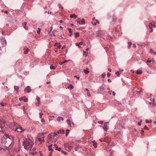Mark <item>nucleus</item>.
Returning a JSON list of instances; mask_svg holds the SVG:
<instances>
[{
  "mask_svg": "<svg viewBox=\"0 0 156 156\" xmlns=\"http://www.w3.org/2000/svg\"><path fill=\"white\" fill-rule=\"evenodd\" d=\"M34 144L32 141L29 138H25L23 142V147L25 149L27 150L32 148Z\"/></svg>",
  "mask_w": 156,
  "mask_h": 156,
  "instance_id": "obj_1",
  "label": "nucleus"
},
{
  "mask_svg": "<svg viewBox=\"0 0 156 156\" xmlns=\"http://www.w3.org/2000/svg\"><path fill=\"white\" fill-rule=\"evenodd\" d=\"M58 137V136L56 133H50L48 136L47 142L50 144L55 142Z\"/></svg>",
  "mask_w": 156,
  "mask_h": 156,
  "instance_id": "obj_2",
  "label": "nucleus"
},
{
  "mask_svg": "<svg viewBox=\"0 0 156 156\" xmlns=\"http://www.w3.org/2000/svg\"><path fill=\"white\" fill-rule=\"evenodd\" d=\"M12 125L14 127V128H13V129H14L15 131H17L20 132H21L22 131V127L18 125L16 123L14 122L12 123Z\"/></svg>",
  "mask_w": 156,
  "mask_h": 156,
  "instance_id": "obj_3",
  "label": "nucleus"
},
{
  "mask_svg": "<svg viewBox=\"0 0 156 156\" xmlns=\"http://www.w3.org/2000/svg\"><path fill=\"white\" fill-rule=\"evenodd\" d=\"M5 135L6 137L12 140V142L11 144L9 145V147H12L14 145L13 141L14 140L15 137L9 134H6Z\"/></svg>",
  "mask_w": 156,
  "mask_h": 156,
  "instance_id": "obj_4",
  "label": "nucleus"
},
{
  "mask_svg": "<svg viewBox=\"0 0 156 156\" xmlns=\"http://www.w3.org/2000/svg\"><path fill=\"white\" fill-rule=\"evenodd\" d=\"M5 121L2 118H0V128H3L5 126Z\"/></svg>",
  "mask_w": 156,
  "mask_h": 156,
  "instance_id": "obj_5",
  "label": "nucleus"
},
{
  "mask_svg": "<svg viewBox=\"0 0 156 156\" xmlns=\"http://www.w3.org/2000/svg\"><path fill=\"white\" fill-rule=\"evenodd\" d=\"M108 122H105L103 127V129L106 131H107V130L108 129Z\"/></svg>",
  "mask_w": 156,
  "mask_h": 156,
  "instance_id": "obj_6",
  "label": "nucleus"
},
{
  "mask_svg": "<svg viewBox=\"0 0 156 156\" xmlns=\"http://www.w3.org/2000/svg\"><path fill=\"white\" fill-rule=\"evenodd\" d=\"M1 42L3 46H5L6 45L7 42L6 40L3 37H2L1 39Z\"/></svg>",
  "mask_w": 156,
  "mask_h": 156,
  "instance_id": "obj_7",
  "label": "nucleus"
},
{
  "mask_svg": "<svg viewBox=\"0 0 156 156\" xmlns=\"http://www.w3.org/2000/svg\"><path fill=\"white\" fill-rule=\"evenodd\" d=\"M149 27L150 29H151L150 32H152L153 31V29H152L153 27L154 28L155 27V25L151 23H150L149 25Z\"/></svg>",
  "mask_w": 156,
  "mask_h": 156,
  "instance_id": "obj_8",
  "label": "nucleus"
},
{
  "mask_svg": "<svg viewBox=\"0 0 156 156\" xmlns=\"http://www.w3.org/2000/svg\"><path fill=\"white\" fill-rule=\"evenodd\" d=\"M19 100L21 101L23 100L24 102H27V99L25 97L23 96L19 98Z\"/></svg>",
  "mask_w": 156,
  "mask_h": 156,
  "instance_id": "obj_9",
  "label": "nucleus"
},
{
  "mask_svg": "<svg viewBox=\"0 0 156 156\" xmlns=\"http://www.w3.org/2000/svg\"><path fill=\"white\" fill-rule=\"evenodd\" d=\"M26 90L28 93H29L31 91L30 87V86H27L24 89V91Z\"/></svg>",
  "mask_w": 156,
  "mask_h": 156,
  "instance_id": "obj_10",
  "label": "nucleus"
},
{
  "mask_svg": "<svg viewBox=\"0 0 156 156\" xmlns=\"http://www.w3.org/2000/svg\"><path fill=\"white\" fill-rule=\"evenodd\" d=\"M58 134H59L60 133H62V134H64L65 133L63 129H60L58 130L57 131Z\"/></svg>",
  "mask_w": 156,
  "mask_h": 156,
  "instance_id": "obj_11",
  "label": "nucleus"
},
{
  "mask_svg": "<svg viewBox=\"0 0 156 156\" xmlns=\"http://www.w3.org/2000/svg\"><path fill=\"white\" fill-rule=\"evenodd\" d=\"M37 104H36V105L37 106H38L39 105L40 103V98L38 97V96H37Z\"/></svg>",
  "mask_w": 156,
  "mask_h": 156,
  "instance_id": "obj_12",
  "label": "nucleus"
},
{
  "mask_svg": "<svg viewBox=\"0 0 156 156\" xmlns=\"http://www.w3.org/2000/svg\"><path fill=\"white\" fill-rule=\"evenodd\" d=\"M63 118L61 116L58 117L57 119V120L58 122H60L61 121H63Z\"/></svg>",
  "mask_w": 156,
  "mask_h": 156,
  "instance_id": "obj_13",
  "label": "nucleus"
},
{
  "mask_svg": "<svg viewBox=\"0 0 156 156\" xmlns=\"http://www.w3.org/2000/svg\"><path fill=\"white\" fill-rule=\"evenodd\" d=\"M27 24V23L26 22H24L23 24V26L26 30H27L28 29V28L26 26Z\"/></svg>",
  "mask_w": 156,
  "mask_h": 156,
  "instance_id": "obj_14",
  "label": "nucleus"
},
{
  "mask_svg": "<svg viewBox=\"0 0 156 156\" xmlns=\"http://www.w3.org/2000/svg\"><path fill=\"white\" fill-rule=\"evenodd\" d=\"M52 146V144H51L50 145L48 146V148L49 151H51V152H52L53 151V150L51 148Z\"/></svg>",
  "mask_w": 156,
  "mask_h": 156,
  "instance_id": "obj_15",
  "label": "nucleus"
},
{
  "mask_svg": "<svg viewBox=\"0 0 156 156\" xmlns=\"http://www.w3.org/2000/svg\"><path fill=\"white\" fill-rule=\"evenodd\" d=\"M14 89L16 91V93H18L19 89V87L18 86L15 85L14 86Z\"/></svg>",
  "mask_w": 156,
  "mask_h": 156,
  "instance_id": "obj_16",
  "label": "nucleus"
},
{
  "mask_svg": "<svg viewBox=\"0 0 156 156\" xmlns=\"http://www.w3.org/2000/svg\"><path fill=\"white\" fill-rule=\"evenodd\" d=\"M67 124L69 125L70 127H71V123L70 122V120L69 119H67Z\"/></svg>",
  "mask_w": 156,
  "mask_h": 156,
  "instance_id": "obj_17",
  "label": "nucleus"
},
{
  "mask_svg": "<svg viewBox=\"0 0 156 156\" xmlns=\"http://www.w3.org/2000/svg\"><path fill=\"white\" fill-rule=\"evenodd\" d=\"M70 17L71 18H74L75 19H76L77 17V16L75 14H71L70 15Z\"/></svg>",
  "mask_w": 156,
  "mask_h": 156,
  "instance_id": "obj_18",
  "label": "nucleus"
},
{
  "mask_svg": "<svg viewBox=\"0 0 156 156\" xmlns=\"http://www.w3.org/2000/svg\"><path fill=\"white\" fill-rule=\"evenodd\" d=\"M68 88L70 89V90H72L73 88L74 87H73V86L72 84H70L68 86Z\"/></svg>",
  "mask_w": 156,
  "mask_h": 156,
  "instance_id": "obj_19",
  "label": "nucleus"
},
{
  "mask_svg": "<svg viewBox=\"0 0 156 156\" xmlns=\"http://www.w3.org/2000/svg\"><path fill=\"white\" fill-rule=\"evenodd\" d=\"M68 30L69 31V33L70 34L69 35V36L70 37H71L72 35V32L71 29L70 28H68Z\"/></svg>",
  "mask_w": 156,
  "mask_h": 156,
  "instance_id": "obj_20",
  "label": "nucleus"
},
{
  "mask_svg": "<svg viewBox=\"0 0 156 156\" xmlns=\"http://www.w3.org/2000/svg\"><path fill=\"white\" fill-rule=\"evenodd\" d=\"M142 71L140 70H138L136 72V73L137 74H141L142 73Z\"/></svg>",
  "mask_w": 156,
  "mask_h": 156,
  "instance_id": "obj_21",
  "label": "nucleus"
},
{
  "mask_svg": "<svg viewBox=\"0 0 156 156\" xmlns=\"http://www.w3.org/2000/svg\"><path fill=\"white\" fill-rule=\"evenodd\" d=\"M128 44V46L127 48L128 49H129L131 47V46L132 44V43L131 42H129Z\"/></svg>",
  "mask_w": 156,
  "mask_h": 156,
  "instance_id": "obj_22",
  "label": "nucleus"
},
{
  "mask_svg": "<svg viewBox=\"0 0 156 156\" xmlns=\"http://www.w3.org/2000/svg\"><path fill=\"white\" fill-rule=\"evenodd\" d=\"M84 72L86 74H88L89 73V71L88 69H86L84 70Z\"/></svg>",
  "mask_w": 156,
  "mask_h": 156,
  "instance_id": "obj_23",
  "label": "nucleus"
},
{
  "mask_svg": "<svg viewBox=\"0 0 156 156\" xmlns=\"http://www.w3.org/2000/svg\"><path fill=\"white\" fill-rule=\"evenodd\" d=\"M38 140L40 142L41 141L42 142H44V137H42L41 138H39L38 139Z\"/></svg>",
  "mask_w": 156,
  "mask_h": 156,
  "instance_id": "obj_24",
  "label": "nucleus"
},
{
  "mask_svg": "<svg viewBox=\"0 0 156 156\" xmlns=\"http://www.w3.org/2000/svg\"><path fill=\"white\" fill-rule=\"evenodd\" d=\"M99 89L100 91H103L104 90V88L103 86H101L99 87Z\"/></svg>",
  "mask_w": 156,
  "mask_h": 156,
  "instance_id": "obj_25",
  "label": "nucleus"
},
{
  "mask_svg": "<svg viewBox=\"0 0 156 156\" xmlns=\"http://www.w3.org/2000/svg\"><path fill=\"white\" fill-rule=\"evenodd\" d=\"M79 33L78 32L76 33H75V38H77L78 37H79Z\"/></svg>",
  "mask_w": 156,
  "mask_h": 156,
  "instance_id": "obj_26",
  "label": "nucleus"
},
{
  "mask_svg": "<svg viewBox=\"0 0 156 156\" xmlns=\"http://www.w3.org/2000/svg\"><path fill=\"white\" fill-rule=\"evenodd\" d=\"M29 51H30V50L29 49L27 48V49L26 50H25L24 51V54H27Z\"/></svg>",
  "mask_w": 156,
  "mask_h": 156,
  "instance_id": "obj_27",
  "label": "nucleus"
},
{
  "mask_svg": "<svg viewBox=\"0 0 156 156\" xmlns=\"http://www.w3.org/2000/svg\"><path fill=\"white\" fill-rule=\"evenodd\" d=\"M152 122V120L151 119L149 120H146V122L147 123H151Z\"/></svg>",
  "mask_w": 156,
  "mask_h": 156,
  "instance_id": "obj_28",
  "label": "nucleus"
},
{
  "mask_svg": "<svg viewBox=\"0 0 156 156\" xmlns=\"http://www.w3.org/2000/svg\"><path fill=\"white\" fill-rule=\"evenodd\" d=\"M93 145L95 148H96L97 147V143L96 142H94L93 143Z\"/></svg>",
  "mask_w": 156,
  "mask_h": 156,
  "instance_id": "obj_29",
  "label": "nucleus"
},
{
  "mask_svg": "<svg viewBox=\"0 0 156 156\" xmlns=\"http://www.w3.org/2000/svg\"><path fill=\"white\" fill-rule=\"evenodd\" d=\"M54 146L55 147V150H57L58 149V146L56 145V144H54Z\"/></svg>",
  "mask_w": 156,
  "mask_h": 156,
  "instance_id": "obj_30",
  "label": "nucleus"
},
{
  "mask_svg": "<svg viewBox=\"0 0 156 156\" xmlns=\"http://www.w3.org/2000/svg\"><path fill=\"white\" fill-rule=\"evenodd\" d=\"M115 74L117 75L118 76H120V72L119 71H118L117 72H116Z\"/></svg>",
  "mask_w": 156,
  "mask_h": 156,
  "instance_id": "obj_31",
  "label": "nucleus"
},
{
  "mask_svg": "<svg viewBox=\"0 0 156 156\" xmlns=\"http://www.w3.org/2000/svg\"><path fill=\"white\" fill-rule=\"evenodd\" d=\"M83 55L85 57H86L87 55V53H86V52L85 51H83Z\"/></svg>",
  "mask_w": 156,
  "mask_h": 156,
  "instance_id": "obj_32",
  "label": "nucleus"
},
{
  "mask_svg": "<svg viewBox=\"0 0 156 156\" xmlns=\"http://www.w3.org/2000/svg\"><path fill=\"white\" fill-rule=\"evenodd\" d=\"M41 31V29L40 28H38L37 29V33L38 34H39L40 33Z\"/></svg>",
  "mask_w": 156,
  "mask_h": 156,
  "instance_id": "obj_33",
  "label": "nucleus"
},
{
  "mask_svg": "<svg viewBox=\"0 0 156 156\" xmlns=\"http://www.w3.org/2000/svg\"><path fill=\"white\" fill-rule=\"evenodd\" d=\"M50 68L51 69H55V67L52 65L50 66Z\"/></svg>",
  "mask_w": 156,
  "mask_h": 156,
  "instance_id": "obj_34",
  "label": "nucleus"
},
{
  "mask_svg": "<svg viewBox=\"0 0 156 156\" xmlns=\"http://www.w3.org/2000/svg\"><path fill=\"white\" fill-rule=\"evenodd\" d=\"M69 132V129H66V136H67Z\"/></svg>",
  "mask_w": 156,
  "mask_h": 156,
  "instance_id": "obj_35",
  "label": "nucleus"
},
{
  "mask_svg": "<svg viewBox=\"0 0 156 156\" xmlns=\"http://www.w3.org/2000/svg\"><path fill=\"white\" fill-rule=\"evenodd\" d=\"M76 21L78 23L80 24H82L81 23V21L80 20H76Z\"/></svg>",
  "mask_w": 156,
  "mask_h": 156,
  "instance_id": "obj_36",
  "label": "nucleus"
},
{
  "mask_svg": "<svg viewBox=\"0 0 156 156\" xmlns=\"http://www.w3.org/2000/svg\"><path fill=\"white\" fill-rule=\"evenodd\" d=\"M61 153H63L65 155H66L68 154V153L64 151L63 150L61 151Z\"/></svg>",
  "mask_w": 156,
  "mask_h": 156,
  "instance_id": "obj_37",
  "label": "nucleus"
},
{
  "mask_svg": "<svg viewBox=\"0 0 156 156\" xmlns=\"http://www.w3.org/2000/svg\"><path fill=\"white\" fill-rule=\"evenodd\" d=\"M92 23L94 25H96L97 24L95 22V21H92Z\"/></svg>",
  "mask_w": 156,
  "mask_h": 156,
  "instance_id": "obj_38",
  "label": "nucleus"
},
{
  "mask_svg": "<svg viewBox=\"0 0 156 156\" xmlns=\"http://www.w3.org/2000/svg\"><path fill=\"white\" fill-rule=\"evenodd\" d=\"M98 123L99 124L102 125L103 124V121H99L98 122Z\"/></svg>",
  "mask_w": 156,
  "mask_h": 156,
  "instance_id": "obj_39",
  "label": "nucleus"
},
{
  "mask_svg": "<svg viewBox=\"0 0 156 156\" xmlns=\"http://www.w3.org/2000/svg\"><path fill=\"white\" fill-rule=\"evenodd\" d=\"M144 129H147V130H148L149 129V128L147 126H144Z\"/></svg>",
  "mask_w": 156,
  "mask_h": 156,
  "instance_id": "obj_40",
  "label": "nucleus"
},
{
  "mask_svg": "<svg viewBox=\"0 0 156 156\" xmlns=\"http://www.w3.org/2000/svg\"><path fill=\"white\" fill-rule=\"evenodd\" d=\"M154 99H153V100H151V101L150 102V104H154Z\"/></svg>",
  "mask_w": 156,
  "mask_h": 156,
  "instance_id": "obj_41",
  "label": "nucleus"
},
{
  "mask_svg": "<svg viewBox=\"0 0 156 156\" xmlns=\"http://www.w3.org/2000/svg\"><path fill=\"white\" fill-rule=\"evenodd\" d=\"M81 23H83V24H85V20L84 19H82L81 21Z\"/></svg>",
  "mask_w": 156,
  "mask_h": 156,
  "instance_id": "obj_42",
  "label": "nucleus"
},
{
  "mask_svg": "<svg viewBox=\"0 0 156 156\" xmlns=\"http://www.w3.org/2000/svg\"><path fill=\"white\" fill-rule=\"evenodd\" d=\"M79 44L80 45H82L83 44L84 45H85V43H83V42H79Z\"/></svg>",
  "mask_w": 156,
  "mask_h": 156,
  "instance_id": "obj_43",
  "label": "nucleus"
},
{
  "mask_svg": "<svg viewBox=\"0 0 156 156\" xmlns=\"http://www.w3.org/2000/svg\"><path fill=\"white\" fill-rule=\"evenodd\" d=\"M61 45H59L57 47V49H60L61 48Z\"/></svg>",
  "mask_w": 156,
  "mask_h": 156,
  "instance_id": "obj_44",
  "label": "nucleus"
},
{
  "mask_svg": "<svg viewBox=\"0 0 156 156\" xmlns=\"http://www.w3.org/2000/svg\"><path fill=\"white\" fill-rule=\"evenodd\" d=\"M111 74L109 73H108L107 74V76L109 77H110V76H111Z\"/></svg>",
  "mask_w": 156,
  "mask_h": 156,
  "instance_id": "obj_45",
  "label": "nucleus"
},
{
  "mask_svg": "<svg viewBox=\"0 0 156 156\" xmlns=\"http://www.w3.org/2000/svg\"><path fill=\"white\" fill-rule=\"evenodd\" d=\"M39 114H40V118H41L42 116V115H43V114L41 113V112H40Z\"/></svg>",
  "mask_w": 156,
  "mask_h": 156,
  "instance_id": "obj_46",
  "label": "nucleus"
},
{
  "mask_svg": "<svg viewBox=\"0 0 156 156\" xmlns=\"http://www.w3.org/2000/svg\"><path fill=\"white\" fill-rule=\"evenodd\" d=\"M142 120H141L140 122H139L138 124V125L139 126H140L141 125V122H142Z\"/></svg>",
  "mask_w": 156,
  "mask_h": 156,
  "instance_id": "obj_47",
  "label": "nucleus"
},
{
  "mask_svg": "<svg viewBox=\"0 0 156 156\" xmlns=\"http://www.w3.org/2000/svg\"><path fill=\"white\" fill-rule=\"evenodd\" d=\"M68 148L69 149V150H71L72 148H73V147L72 146H68Z\"/></svg>",
  "mask_w": 156,
  "mask_h": 156,
  "instance_id": "obj_48",
  "label": "nucleus"
},
{
  "mask_svg": "<svg viewBox=\"0 0 156 156\" xmlns=\"http://www.w3.org/2000/svg\"><path fill=\"white\" fill-rule=\"evenodd\" d=\"M64 63H65L64 61H62V62L59 63V65H62Z\"/></svg>",
  "mask_w": 156,
  "mask_h": 156,
  "instance_id": "obj_49",
  "label": "nucleus"
},
{
  "mask_svg": "<svg viewBox=\"0 0 156 156\" xmlns=\"http://www.w3.org/2000/svg\"><path fill=\"white\" fill-rule=\"evenodd\" d=\"M102 77L103 78H104L105 76V74L104 73H103L102 74Z\"/></svg>",
  "mask_w": 156,
  "mask_h": 156,
  "instance_id": "obj_50",
  "label": "nucleus"
},
{
  "mask_svg": "<svg viewBox=\"0 0 156 156\" xmlns=\"http://www.w3.org/2000/svg\"><path fill=\"white\" fill-rule=\"evenodd\" d=\"M30 154L31 155H33L34 154V153L33 152H30Z\"/></svg>",
  "mask_w": 156,
  "mask_h": 156,
  "instance_id": "obj_51",
  "label": "nucleus"
},
{
  "mask_svg": "<svg viewBox=\"0 0 156 156\" xmlns=\"http://www.w3.org/2000/svg\"><path fill=\"white\" fill-rule=\"evenodd\" d=\"M74 77H76V79L77 80H79V79H80V77H78V76H74Z\"/></svg>",
  "mask_w": 156,
  "mask_h": 156,
  "instance_id": "obj_52",
  "label": "nucleus"
},
{
  "mask_svg": "<svg viewBox=\"0 0 156 156\" xmlns=\"http://www.w3.org/2000/svg\"><path fill=\"white\" fill-rule=\"evenodd\" d=\"M0 105H1V106H4V105H5L3 103H2V102L1 103Z\"/></svg>",
  "mask_w": 156,
  "mask_h": 156,
  "instance_id": "obj_53",
  "label": "nucleus"
},
{
  "mask_svg": "<svg viewBox=\"0 0 156 156\" xmlns=\"http://www.w3.org/2000/svg\"><path fill=\"white\" fill-rule=\"evenodd\" d=\"M61 148L60 147H58V149L57 150H58V151H61Z\"/></svg>",
  "mask_w": 156,
  "mask_h": 156,
  "instance_id": "obj_54",
  "label": "nucleus"
},
{
  "mask_svg": "<svg viewBox=\"0 0 156 156\" xmlns=\"http://www.w3.org/2000/svg\"><path fill=\"white\" fill-rule=\"evenodd\" d=\"M44 122V119L42 118L41 119V122Z\"/></svg>",
  "mask_w": 156,
  "mask_h": 156,
  "instance_id": "obj_55",
  "label": "nucleus"
},
{
  "mask_svg": "<svg viewBox=\"0 0 156 156\" xmlns=\"http://www.w3.org/2000/svg\"><path fill=\"white\" fill-rule=\"evenodd\" d=\"M150 51L151 52V53H154V51H153V50L152 49H150Z\"/></svg>",
  "mask_w": 156,
  "mask_h": 156,
  "instance_id": "obj_56",
  "label": "nucleus"
},
{
  "mask_svg": "<svg viewBox=\"0 0 156 156\" xmlns=\"http://www.w3.org/2000/svg\"><path fill=\"white\" fill-rule=\"evenodd\" d=\"M147 62L148 63H150L152 62L151 60H147Z\"/></svg>",
  "mask_w": 156,
  "mask_h": 156,
  "instance_id": "obj_57",
  "label": "nucleus"
},
{
  "mask_svg": "<svg viewBox=\"0 0 156 156\" xmlns=\"http://www.w3.org/2000/svg\"><path fill=\"white\" fill-rule=\"evenodd\" d=\"M52 152L51 151V152H50L49 154V156H52Z\"/></svg>",
  "mask_w": 156,
  "mask_h": 156,
  "instance_id": "obj_58",
  "label": "nucleus"
},
{
  "mask_svg": "<svg viewBox=\"0 0 156 156\" xmlns=\"http://www.w3.org/2000/svg\"><path fill=\"white\" fill-rule=\"evenodd\" d=\"M112 91L111 90V91H108V93H109V94H110V95H111V94H112Z\"/></svg>",
  "mask_w": 156,
  "mask_h": 156,
  "instance_id": "obj_59",
  "label": "nucleus"
},
{
  "mask_svg": "<svg viewBox=\"0 0 156 156\" xmlns=\"http://www.w3.org/2000/svg\"><path fill=\"white\" fill-rule=\"evenodd\" d=\"M144 131L143 130H142L140 133L141 134H142L144 133Z\"/></svg>",
  "mask_w": 156,
  "mask_h": 156,
  "instance_id": "obj_60",
  "label": "nucleus"
},
{
  "mask_svg": "<svg viewBox=\"0 0 156 156\" xmlns=\"http://www.w3.org/2000/svg\"><path fill=\"white\" fill-rule=\"evenodd\" d=\"M95 21L96 22V23H97L98 24H99V21H98V20H95Z\"/></svg>",
  "mask_w": 156,
  "mask_h": 156,
  "instance_id": "obj_61",
  "label": "nucleus"
},
{
  "mask_svg": "<svg viewBox=\"0 0 156 156\" xmlns=\"http://www.w3.org/2000/svg\"><path fill=\"white\" fill-rule=\"evenodd\" d=\"M108 70L109 72H111L112 71V69L110 68H108Z\"/></svg>",
  "mask_w": 156,
  "mask_h": 156,
  "instance_id": "obj_62",
  "label": "nucleus"
},
{
  "mask_svg": "<svg viewBox=\"0 0 156 156\" xmlns=\"http://www.w3.org/2000/svg\"><path fill=\"white\" fill-rule=\"evenodd\" d=\"M112 94L114 96H115V93L114 92H112Z\"/></svg>",
  "mask_w": 156,
  "mask_h": 156,
  "instance_id": "obj_63",
  "label": "nucleus"
},
{
  "mask_svg": "<svg viewBox=\"0 0 156 156\" xmlns=\"http://www.w3.org/2000/svg\"><path fill=\"white\" fill-rule=\"evenodd\" d=\"M133 47H134V48H136V44H133Z\"/></svg>",
  "mask_w": 156,
  "mask_h": 156,
  "instance_id": "obj_64",
  "label": "nucleus"
}]
</instances>
